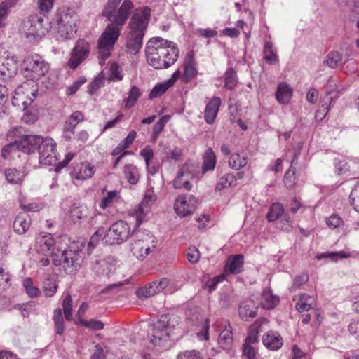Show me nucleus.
Masks as SVG:
<instances>
[{
  "mask_svg": "<svg viewBox=\"0 0 359 359\" xmlns=\"http://www.w3.org/2000/svg\"><path fill=\"white\" fill-rule=\"evenodd\" d=\"M170 119V116L165 115L162 116L158 122L154 126L153 132H152V137L155 140L157 139L158 136L161 133V132L163 130L165 124Z\"/></svg>",
  "mask_w": 359,
  "mask_h": 359,
  "instance_id": "nucleus-51",
  "label": "nucleus"
},
{
  "mask_svg": "<svg viewBox=\"0 0 359 359\" xmlns=\"http://www.w3.org/2000/svg\"><path fill=\"white\" fill-rule=\"evenodd\" d=\"M52 261L54 265L62 266L66 273H74L81 266V252L78 250L65 249L60 257L53 258Z\"/></svg>",
  "mask_w": 359,
  "mask_h": 359,
  "instance_id": "nucleus-9",
  "label": "nucleus"
},
{
  "mask_svg": "<svg viewBox=\"0 0 359 359\" xmlns=\"http://www.w3.org/2000/svg\"><path fill=\"white\" fill-rule=\"evenodd\" d=\"M248 159L239 153L233 154L229 161V166L234 170H239L246 165Z\"/></svg>",
  "mask_w": 359,
  "mask_h": 359,
  "instance_id": "nucleus-38",
  "label": "nucleus"
},
{
  "mask_svg": "<svg viewBox=\"0 0 359 359\" xmlns=\"http://www.w3.org/2000/svg\"><path fill=\"white\" fill-rule=\"evenodd\" d=\"M121 0H108L102 15L106 17L111 24L108 25L98 40V48L100 53L109 51L118 40L121 29L119 27L126 24L133 8L130 0H124L118 8Z\"/></svg>",
  "mask_w": 359,
  "mask_h": 359,
  "instance_id": "nucleus-1",
  "label": "nucleus"
},
{
  "mask_svg": "<svg viewBox=\"0 0 359 359\" xmlns=\"http://www.w3.org/2000/svg\"><path fill=\"white\" fill-rule=\"evenodd\" d=\"M145 55L149 65L156 69H166L177 61L179 49L171 41L154 37L147 43Z\"/></svg>",
  "mask_w": 359,
  "mask_h": 359,
  "instance_id": "nucleus-2",
  "label": "nucleus"
},
{
  "mask_svg": "<svg viewBox=\"0 0 359 359\" xmlns=\"http://www.w3.org/2000/svg\"><path fill=\"white\" fill-rule=\"evenodd\" d=\"M85 208L80 207H74L70 211L71 219L76 223L79 222L83 217L86 216Z\"/></svg>",
  "mask_w": 359,
  "mask_h": 359,
  "instance_id": "nucleus-57",
  "label": "nucleus"
},
{
  "mask_svg": "<svg viewBox=\"0 0 359 359\" xmlns=\"http://www.w3.org/2000/svg\"><path fill=\"white\" fill-rule=\"evenodd\" d=\"M31 224L29 215L26 212H22L15 217L13 228L15 232L18 234H23L29 229Z\"/></svg>",
  "mask_w": 359,
  "mask_h": 359,
  "instance_id": "nucleus-23",
  "label": "nucleus"
},
{
  "mask_svg": "<svg viewBox=\"0 0 359 359\" xmlns=\"http://www.w3.org/2000/svg\"><path fill=\"white\" fill-rule=\"evenodd\" d=\"M130 250L138 259H144L156 248V238L149 231H133Z\"/></svg>",
  "mask_w": 359,
  "mask_h": 359,
  "instance_id": "nucleus-6",
  "label": "nucleus"
},
{
  "mask_svg": "<svg viewBox=\"0 0 359 359\" xmlns=\"http://www.w3.org/2000/svg\"><path fill=\"white\" fill-rule=\"evenodd\" d=\"M172 86V81H166L163 83H157L151 90L149 95V99L161 97Z\"/></svg>",
  "mask_w": 359,
  "mask_h": 359,
  "instance_id": "nucleus-37",
  "label": "nucleus"
},
{
  "mask_svg": "<svg viewBox=\"0 0 359 359\" xmlns=\"http://www.w3.org/2000/svg\"><path fill=\"white\" fill-rule=\"evenodd\" d=\"M140 154L145 161L146 165H149L154 158V151L151 147L150 146L145 147L140 151Z\"/></svg>",
  "mask_w": 359,
  "mask_h": 359,
  "instance_id": "nucleus-60",
  "label": "nucleus"
},
{
  "mask_svg": "<svg viewBox=\"0 0 359 359\" xmlns=\"http://www.w3.org/2000/svg\"><path fill=\"white\" fill-rule=\"evenodd\" d=\"M216 165V156L212 149L209 147L203 154V170L204 172L213 170Z\"/></svg>",
  "mask_w": 359,
  "mask_h": 359,
  "instance_id": "nucleus-36",
  "label": "nucleus"
},
{
  "mask_svg": "<svg viewBox=\"0 0 359 359\" xmlns=\"http://www.w3.org/2000/svg\"><path fill=\"white\" fill-rule=\"evenodd\" d=\"M294 170L292 167L285 172L284 175V183L288 189L294 188L296 184V179L294 177Z\"/></svg>",
  "mask_w": 359,
  "mask_h": 359,
  "instance_id": "nucleus-54",
  "label": "nucleus"
},
{
  "mask_svg": "<svg viewBox=\"0 0 359 359\" xmlns=\"http://www.w3.org/2000/svg\"><path fill=\"white\" fill-rule=\"evenodd\" d=\"M292 95V88L285 83H281L278 85L276 93V97L280 104H287Z\"/></svg>",
  "mask_w": 359,
  "mask_h": 359,
  "instance_id": "nucleus-29",
  "label": "nucleus"
},
{
  "mask_svg": "<svg viewBox=\"0 0 359 359\" xmlns=\"http://www.w3.org/2000/svg\"><path fill=\"white\" fill-rule=\"evenodd\" d=\"M151 17V8L148 6L137 8L129 21V32L126 38V51L131 55L139 53L142 46L143 37Z\"/></svg>",
  "mask_w": 359,
  "mask_h": 359,
  "instance_id": "nucleus-3",
  "label": "nucleus"
},
{
  "mask_svg": "<svg viewBox=\"0 0 359 359\" xmlns=\"http://www.w3.org/2000/svg\"><path fill=\"white\" fill-rule=\"evenodd\" d=\"M222 100L219 97H213L206 104L204 118L208 124H212L217 117Z\"/></svg>",
  "mask_w": 359,
  "mask_h": 359,
  "instance_id": "nucleus-21",
  "label": "nucleus"
},
{
  "mask_svg": "<svg viewBox=\"0 0 359 359\" xmlns=\"http://www.w3.org/2000/svg\"><path fill=\"white\" fill-rule=\"evenodd\" d=\"M8 98V88L4 86L0 85V117L6 112V102Z\"/></svg>",
  "mask_w": 359,
  "mask_h": 359,
  "instance_id": "nucleus-50",
  "label": "nucleus"
},
{
  "mask_svg": "<svg viewBox=\"0 0 359 359\" xmlns=\"http://www.w3.org/2000/svg\"><path fill=\"white\" fill-rule=\"evenodd\" d=\"M132 235L130 228L127 222L119 220L114 222L106 231L104 239L107 245L121 244Z\"/></svg>",
  "mask_w": 359,
  "mask_h": 359,
  "instance_id": "nucleus-12",
  "label": "nucleus"
},
{
  "mask_svg": "<svg viewBox=\"0 0 359 359\" xmlns=\"http://www.w3.org/2000/svg\"><path fill=\"white\" fill-rule=\"evenodd\" d=\"M200 257V252L196 247H191L188 250L187 254V259L191 263H196L198 262Z\"/></svg>",
  "mask_w": 359,
  "mask_h": 359,
  "instance_id": "nucleus-64",
  "label": "nucleus"
},
{
  "mask_svg": "<svg viewBox=\"0 0 359 359\" xmlns=\"http://www.w3.org/2000/svg\"><path fill=\"white\" fill-rule=\"evenodd\" d=\"M22 285L25 289V292L29 297H36L39 296L41 292L39 289L33 285V280L30 278H26L22 282Z\"/></svg>",
  "mask_w": 359,
  "mask_h": 359,
  "instance_id": "nucleus-47",
  "label": "nucleus"
},
{
  "mask_svg": "<svg viewBox=\"0 0 359 359\" xmlns=\"http://www.w3.org/2000/svg\"><path fill=\"white\" fill-rule=\"evenodd\" d=\"M264 345L273 351L278 350L283 345V340L280 335L275 332L270 331L262 337Z\"/></svg>",
  "mask_w": 359,
  "mask_h": 359,
  "instance_id": "nucleus-22",
  "label": "nucleus"
},
{
  "mask_svg": "<svg viewBox=\"0 0 359 359\" xmlns=\"http://www.w3.org/2000/svg\"><path fill=\"white\" fill-rule=\"evenodd\" d=\"M35 248L38 253L46 257H58L56 253L55 242L50 233L40 235L36 238Z\"/></svg>",
  "mask_w": 359,
  "mask_h": 359,
  "instance_id": "nucleus-17",
  "label": "nucleus"
},
{
  "mask_svg": "<svg viewBox=\"0 0 359 359\" xmlns=\"http://www.w3.org/2000/svg\"><path fill=\"white\" fill-rule=\"evenodd\" d=\"M78 16L71 8L64 9L57 15L54 26L55 36L57 40L71 39L76 31Z\"/></svg>",
  "mask_w": 359,
  "mask_h": 359,
  "instance_id": "nucleus-5",
  "label": "nucleus"
},
{
  "mask_svg": "<svg viewBox=\"0 0 359 359\" xmlns=\"http://www.w3.org/2000/svg\"><path fill=\"white\" fill-rule=\"evenodd\" d=\"M342 62V56L338 52H330L325 57L324 63L330 68H336Z\"/></svg>",
  "mask_w": 359,
  "mask_h": 359,
  "instance_id": "nucleus-45",
  "label": "nucleus"
},
{
  "mask_svg": "<svg viewBox=\"0 0 359 359\" xmlns=\"http://www.w3.org/2000/svg\"><path fill=\"white\" fill-rule=\"evenodd\" d=\"M350 257V254L345 252L344 251H339L335 252H325L316 255V259L320 260L322 259H330L333 261H337L339 259L348 258Z\"/></svg>",
  "mask_w": 359,
  "mask_h": 359,
  "instance_id": "nucleus-46",
  "label": "nucleus"
},
{
  "mask_svg": "<svg viewBox=\"0 0 359 359\" xmlns=\"http://www.w3.org/2000/svg\"><path fill=\"white\" fill-rule=\"evenodd\" d=\"M5 176L9 183L18 184L22 182L24 175L16 168H9L6 170Z\"/></svg>",
  "mask_w": 359,
  "mask_h": 359,
  "instance_id": "nucleus-44",
  "label": "nucleus"
},
{
  "mask_svg": "<svg viewBox=\"0 0 359 359\" xmlns=\"http://www.w3.org/2000/svg\"><path fill=\"white\" fill-rule=\"evenodd\" d=\"M257 309L258 307L256 302L251 299H247L240 304L238 314L243 320L248 321L250 318H253L256 316Z\"/></svg>",
  "mask_w": 359,
  "mask_h": 359,
  "instance_id": "nucleus-20",
  "label": "nucleus"
},
{
  "mask_svg": "<svg viewBox=\"0 0 359 359\" xmlns=\"http://www.w3.org/2000/svg\"><path fill=\"white\" fill-rule=\"evenodd\" d=\"M263 54L266 63L271 65L278 62V56L276 53V50L273 48V44L271 41H266L265 43Z\"/></svg>",
  "mask_w": 359,
  "mask_h": 359,
  "instance_id": "nucleus-34",
  "label": "nucleus"
},
{
  "mask_svg": "<svg viewBox=\"0 0 359 359\" xmlns=\"http://www.w3.org/2000/svg\"><path fill=\"white\" fill-rule=\"evenodd\" d=\"M7 138L11 140V142L4 145L1 149V156L4 159L11 158L16 154V152L20 151L19 143L18 142V139L16 137L13 138V140L8 137Z\"/></svg>",
  "mask_w": 359,
  "mask_h": 359,
  "instance_id": "nucleus-30",
  "label": "nucleus"
},
{
  "mask_svg": "<svg viewBox=\"0 0 359 359\" xmlns=\"http://www.w3.org/2000/svg\"><path fill=\"white\" fill-rule=\"evenodd\" d=\"M43 290L46 297H53L57 290V283L55 279L46 278L43 281Z\"/></svg>",
  "mask_w": 359,
  "mask_h": 359,
  "instance_id": "nucleus-48",
  "label": "nucleus"
},
{
  "mask_svg": "<svg viewBox=\"0 0 359 359\" xmlns=\"http://www.w3.org/2000/svg\"><path fill=\"white\" fill-rule=\"evenodd\" d=\"M53 319L54 321L55 332L60 335L62 334L65 330V326L62 310L60 309H56L54 310Z\"/></svg>",
  "mask_w": 359,
  "mask_h": 359,
  "instance_id": "nucleus-43",
  "label": "nucleus"
},
{
  "mask_svg": "<svg viewBox=\"0 0 359 359\" xmlns=\"http://www.w3.org/2000/svg\"><path fill=\"white\" fill-rule=\"evenodd\" d=\"M284 213L283 205L278 203H274L269 208L266 217L269 222H273L279 219Z\"/></svg>",
  "mask_w": 359,
  "mask_h": 359,
  "instance_id": "nucleus-41",
  "label": "nucleus"
},
{
  "mask_svg": "<svg viewBox=\"0 0 359 359\" xmlns=\"http://www.w3.org/2000/svg\"><path fill=\"white\" fill-rule=\"evenodd\" d=\"M194 175L188 170V167L184 165L179 170L176 178L173 181V187L175 189H181L184 188L186 190H191L192 185L190 180L193 179Z\"/></svg>",
  "mask_w": 359,
  "mask_h": 359,
  "instance_id": "nucleus-19",
  "label": "nucleus"
},
{
  "mask_svg": "<svg viewBox=\"0 0 359 359\" xmlns=\"http://www.w3.org/2000/svg\"><path fill=\"white\" fill-rule=\"evenodd\" d=\"M56 143L50 137H43V142L39 148V161L40 164L43 165H55L57 161L56 154Z\"/></svg>",
  "mask_w": 359,
  "mask_h": 359,
  "instance_id": "nucleus-13",
  "label": "nucleus"
},
{
  "mask_svg": "<svg viewBox=\"0 0 359 359\" xmlns=\"http://www.w3.org/2000/svg\"><path fill=\"white\" fill-rule=\"evenodd\" d=\"M90 50L89 43L84 39H79L70 53L69 67L74 69L88 56Z\"/></svg>",
  "mask_w": 359,
  "mask_h": 359,
  "instance_id": "nucleus-15",
  "label": "nucleus"
},
{
  "mask_svg": "<svg viewBox=\"0 0 359 359\" xmlns=\"http://www.w3.org/2000/svg\"><path fill=\"white\" fill-rule=\"evenodd\" d=\"M93 270L97 276H104L109 271V265L105 260H96L93 264Z\"/></svg>",
  "mask_w": 359,
  "mask_h": 359,
  "instance_id": "nucleus-49",
  "label": "nucleus"
},
{
  "mask_svg": "<svg viewBox=\"0 0 359 359\" xmlns=\"http://www.w3.org/2000/svg\"><path fill=\"white\" fill-rule=\"evenodd\" d=\"M104 83V80L102 77L97 76L90 83L88 88V93L93 95L95 92L100 88Z\"/></svg>",
  "mask_w": 359,
  "mask_h": 359,
  "instance_id": "nucleus-59",
  "label": "nucleus"
},
{
  "mask_svg": "<svg viewBox=\"0 0 359 359\" xmlns=\"http://www.w3.org/2000/svg\"><path fill=\"white\" fill-rule=\"evenodd\" d=\"M268 320L265 318L257 319L249 328L248 335L245 343L248 344H254L258 341V334L261 331V326L267 324Z\"/></svg>",
  "mask_w": 359,
  "mask_h": 359,
  "instance_id": "nucleus-24",
  "label": "nucleus"
},
{
  "mask_svg": "<svg viewBox=\"0 0 359 359\" xmlns=\"http://www.w3.org/2000/svg\"><path fill=\"white\" fill-rule=\"evenodd\" d=\"M308 281V276L306 275L302 274L300 276H297L295 277L294 280V283L291 286V291H295L299 289L303 284L306 283Z\"/></svg>",
  "mask_w": 359,
  "mask_h": 359,
  "instance_id": "nucleus-63",
  "label": "nucleus"
},
{
  "mask_svg": "<svg viewBox=\"0 0 359 359\" xmlns=\"http://www.w3.org/2000/svg\"><path fill=\"white\" fill-rule=\"evenodd\" d=\"M74 172L76 179L85 180L93 177L95 168L88 163H83L75 168Z\"/></svg>",
  "mask_w": 359,
  "mask_h": 359,
  "instance_id": "nucleus-27",
  "label": "nucleus"
},
{
  "mask_svg": "<svg viewBox=\"0 0 359 359\" xmlns=\"http://www.w3.org/2000/svg\"><path fill=\"white\" fill-rule=\"evenodd\" d=\"M22 65V74L30 82L39 79L49 69L48 63L39 55L27 57Z\"/></svg>",
  "mask_w": 359,
  "mask_h": 359,
  "instance_id": "nucleus-7",
  "label": "nucleus"
},
{
  "mask_svg": "<svg viewBox=\"0 0 359 359\" xmlns=\"http://www.w3.org/2000/svg\"><path fill=\"white\" fill-rule=\"evenodd\" d=\"M141 95L142 91L140 88L135 85L132 86L128 92V97L124 100L125 107L127 109L133 107Z\"/></svg>",
  "mask_w": 359,
  "mask_h": 359,
  "instance_id": "nucleus-32",
  "label": "nucleus"
},
{
  "mask_svg": "<svg viewBox=\"0 0 359 359\" xmlns=\"http://www.w3.org/2000/svg\"><path fill=\"white\" fill-rule=\"evenodd\" d=\"M236 177L233 174H226L219 179L218 182L215 185V191H221L228 187L235 186L234 183Z\"/></svg>",
  "mask_w": 359,
  "mask_h": 359,
  "instance_id": "nucleus-40",
  "label": "nucleus"
},
{
  "mask_svg": "<svg viewBox=\"0 0 359 359\" xmlns=\"http://www.w3.org/2000/svg\"><path fill=\"white\" fill-rule=\"evenodd\" d=\"M126 179L131 184H136L140 180V173L137 168L133 164H126L123 168Z\"/></svg>",
  "mask_w": 359,
  "mask_h": 359,
  "instance_id": "nucleus-35",
  "label": "nucleus"
},
{
  "mask_svg": "<svg viewBox=\"0 0 359 359\" xmlns=\"http://www.w3.org/2000/svg\"><path fill=\"white\" fill-rule=\"evenodd\" d=\"M197 74L196 62L192 55H188L184 63L183 79L185 82H189Z\"/></svg>",
  "mask_w": 359,
  "mask_h": 359,
  "instance_id": "nucleus-28",
  "label": "nucleus"
},
{
  "mask_svg": "<svg viewBox=\"0 0 359 359\" xmlns=\"http://www.w3.org/2000/svg\"><path fill=\"white\" fill-rule=\"evenodd\" d=\"M156 199L154 190L148 189L145 192L142 201L132 210L131 215L135 218L136 226H138L142 222L145 216L150 212L151 207Z\"/></svg>",
  "mask_w": 359,
  "mask_h": 359,
  "instance_id": "nucleus-14",
  "label": "nucleus"
},
{
  "mask_svg": "<svg viewBox=\"0 0 359 359\" xmlns=\"http://www.w3.org/2000/svg\"><path fill=\"white\" fill-rule=\"evenodd\" d=\"M7 137L11 140L16 137L20 151L26 154H31L38 151L40 144L43 142V137L40 135H22L21 128L9 130Z\"/></svg>",
  "mask_w": 359,
  "mask_h": 359,
  "instance_id": "nucleus-8",
  "label": "nucleus"
},
{
  "mask_svg": "<svg viewBox=\"0 0 359 359\" xmlns=\"http://www.w3.org/2000/svg\"><path fill=\"white\" fill-rule=\"evenodd\" d=\"M120 196L118 191H110L102 198L100 207L102 209H105L107 207L111 206L115 202H117Z\"/></svg>",
  "mask_w": 359,
  "mask_h": 359,
  "instance_id": "nucleus-39",
  "label": "nucleus"
},
{
  "mask_svg": "<svg viewBox=\"0 0 359 359\" xmlns=\"http://www.w3.org/2000/svg\"><path fill=\"white\" fill-rule=\"evenodd\" d=\"M137 133L135 130H130L126 138H124L119 144L123 149H126L128 148L135 140Z\"/></svg>",
  "mask_w": 359,
  "mask_h": 359,
  "instance_id": "nucleus-62",
  "label": "nucleus"
},
{
  "mask_svg": "<svg viewBox=\"0 0 359 359\" xmlns=\"http://www.w3.org/2000/svg\"><path fill=\"white\" fill-rule=\"evenodd\" d=\"M81 323L86 327L93 330H101L104 328V323L98 320L91 319L90 320H81Z\"/></svg>",
  "mask_w": 359,
  "mask_h": 359,
  "instance_id": "nucleus-56",
  "label": "nucleus"
},
{
  "mask_svg": "<svg viewBox=\"0 0 359 359\" xmlns=\"http://www.w3.org/2000/svg\"><path fill=\"white\" fill-rule=\"evenodd\" d=\"M177 359H203V357L198 351L191 350L180 353Z\"/></svg>",
  "mask_w": 359,
  "mask_h": 359,
  "instance_id": "nucleus-58",
  "label": "nucleus"
},
{
  "mask_svg": "<svg viewBox=\"0 0 359 359\" xmlns=\"http://www.w3.org/2000/svg\"><path fill=\"white\" fill-rule=\"evenodd\" d=\"M279 302V297L273 294L271 290L266 287L263 290L260 304L265 309H273Z\"/></svg>",
  "mask_w": 359,
  "mask_h": 359,
  "instance_id": "nucleus-25",
  "label": "nucleus"
},
{
  "mask_svg": "<svg viewBox=\"0 0 359 359\" xmlns=\"http://www.w3.org/2000/svg\"><path fill=\"white\" fill-rule=\"evenodd\" d=\"M48 27L44 24L43 18L38 15H30L22 21L20 27V33L26 38L40 37L48 32Z\"/></svg>",
  "mask_w": 359,
  "mask_h": 359,
  "instance_id": "nucleus-11",
  "label": "nucleus"
},
{
  "mask_svg": "<svg viewBox=\"0 0 359 359\" xmlns=\"http://www.w3.org/2000/svg\"><path fill=\"white\" fill-rule=\"evenodd\" d=\"M243 256L236 255L229 257L225 270L231 274H238L243 271Z\"/></svg>",
  "mask_w": 359,
  "mask_h": 359,
  "instance_id": "nucleus-26",
  "label": "nucleus"
},
{
  "mask_svg": "<svg viewBox=\"0 0 359 359\" xmlns=\"http://www.w3.org/2000/svg\"><path fill=\"white\" fill-rule=\"evenodd\" d=\"M38 90L34 82L29 81L24 82L15 90V94L12 99L13 105L25 109L33 102Z\"/></svg>",
  "mask_w": 359,
  "mask_h": 359,
  "instance_id": "nucleus-10",
  "label": "nucleus"
},
{
  "mask_svg": "<svg viewBox=\"0 0 359 359\" xmlns=\"http://www.w3.org/2000/svg\"><path fill=\"white\" fill-rule=\"evenodd\" d=\"M62 309L65 318L67 320H71L72 316V300L70 294H67L62 302Z\"/></svg>",
  "mask_w": 359,
  "mask_h": 359,
  "instance_id": "nucleus-53",
  "label": "nucleus"
},
{
  "mask_svg": "<svg viewBox=\"0 0 359 359\" xmlns=\"http://www.w3.org/2000/svg\"><path fill=\"white\" fill-rule=\"evenodd\" d=\"M226 276L224 274H220L214 277L212 279H209L204 285V289L208 290L209 293L215 290L219 283L222 282L225 280Z\"/></svg>",
  "mask_w": 359,
  "mask_h": 359,
  "instance_id": "nucleus-52",
  "label": "nucleus"
},
{
  "mask_svg": "<svg viewBox=\"0 0 359 359\" xmlns=\"http://www.w3.org/2000/svg\"><path fill=\"white\" fill-rule=\"evenodd\" d=\"M169 279L161 278L160 280L153 281L145 285L137 290V295L139 298H149L157 293L163 291L169 285Z\"/></svg>",
  "mask_w": 359,
  "mask_h": 359,
  "instance_id": "nucleus-18",
  "label": "nucleus"
},
{
  "mask_svg": "<svg viewBox=\"0 0 359 359\" xmlns=\"http://www.w3.org/2000/svg\"><path fill=\"white\" fill-rule=\"evenodd\" d=\"M229 327H226L219 335L218 343L223 349H229L233 344L232 332L229 323Z\"/></svg>",
  "mask_w": 359,
  "mask_h": 359,
  "instance_id": "nucleus-33",
  "label": "nucleus"
},
{
  "mask_svg": "<svg viewBox=\"0 0 359 359\" xmlns=\"http://www.w3.org/2000/svg\"><path fill=\"white\" fill-rule=\"evenodd\" d=\"M16 65L11 60H7L3 62L0 67V76L4 80L13 77L16 74Z\"/></svg>",
  "mask_w": 359,
  "mask_h": 359,
  "instance_id": "nucleus-31",
  "label": "nucleus"
},
{
  "mask_svg": "<svg viewBox=\"0 0 359 359\" xmlns=\"http://www.w3.org/2000/svg\"><path fill=\"white\" fill-rule=\"evenodd\" d=\"M180 318L175 315L161 316L154 325L151 342L157 346L168 347L172 337L181 335Z\"/></svg>",
  "mask_w": 359,
  "mask_h": 359,
  "instance_id": "nucleus-4",
  "label": "nucleus"
},
{
  "mask_svg": "<svg viewBox=\"0 0 359 359\" xmlns=\"http://www.w3.org/2000/svg\"><path fill=\"white\" fill-rule=\"evenodd\" d=\"M197 203L198 200L193 195H179L175 201L174 209L177 215L184 217L195 211Z\"/></svg>",
  "mask_w": 359,
  "mask_h": 359,
  "instance_id": "nucleus-16",
  "label": "nucleus"
},
{
  "mask_svg": "<svg viewBox=\"0 0 359 359\" xmlns=\"http://www.w3.org/2000/svg\"><path fill=\"white\" fill-rule=\"evenodd\" d=\"M243 354L247 359H255L257 351L251 344H244Z\"/></svg>",
  "mask_w": 359,
  "mask_h": 359,
  "instance_id": "nucleus-61",
  "label": "nucleus"
},
{
  "mask_svg": "<svg viewBox=\"0 0 359 359\" xmlns=\"http://www.w3.org/2000/svg\"><path fill=\"white\" fill-rule=\"evenodd\" d=\"M238 83L236 72L232 69H228L224 74V86L229 90H233Z\"/></svg>",
  "mask_w": 359,
  "mask_h": 359,
  "instance_id": "nucleus-42",
  "label": "nucleus"
},
{
  "mask_svg": "<svg viewBox=\"0 0 359 359\" xmlns=\"http://www.w3.org/2000/svg\"><path fill=\"white\" fill-rule=\"evenodd\" d=\"M351 204L353 209L359 212V183L353 188L350 194Z\"/></svg>",
  "mask_w": 359,
  "mask_h": 359,
  "instance_id": "nucleus-55",
  "label": "nucleus"
}]
</instances>
